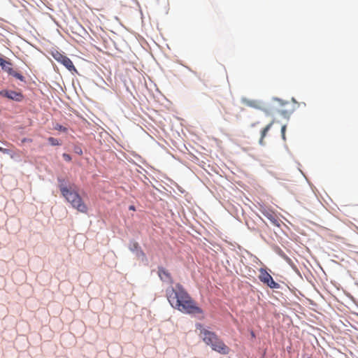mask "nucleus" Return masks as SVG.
Listing matches in <instances>:
<instances>
[{"instance_id": "obj_15", "label": "nucleus", "mask_w": 358, "mask_h": 358, "mask_svg": "<svg viewBox=\"0 0 358 358\" xmlns=\"http://www.w3.org/2000/svg\"><path fill=\"white\" fill-rule=\"evenodd\" d=\"M62 157L64 159V160H66L67 162H70L71 160V157L69 154L64 153L62 155Z\"/></svg>"}, {"instance_id": "obj_10", "label": "nucleus", "mask_w": 358, "mask_h": 358, "mask_svg": "<svg viewBox=\"0 0 358 358\" xmlns=\"http://www.w3.org/2000/svg\"><path fill=\"white\" fill-rule=\"evenodd\" d=\"M274 121H271L268 124H267L264 128L261 131V137L259 139V144L263 145H264V139L266 136L268 131L271 129L272 125L273 124Z\"/></svg>"}, {"instance_id": "obj_7", "label": "nucleus", "mask_w": 358, "mask_h": 358, "mask_svg": "<svg viewBox=\"0 0 358 358\" xmlns=\"http://www.w3.org/2000/svg\"><path fill=\"white\" fill-rule=\"evenodd\" d=\"M158 275L162 281L170 283V284L173 283V279L171 275V273L164 268H163V267L158 268Z\"/></svg>"}, {"instance_id": "obj_5", "label": "nucleus", "mask_w": 358, "mask_h": 358, "mask_svg": "<svg viewBox=\"0 0 358 358\" xmlns=\"http://www.w3.org/2000/svg\"><path fill=\"white\" fill-rule=\"evenodd\" d=\"M259 279L271 289L280 287V285L273 280L272 276L264 268L259 269Z\"/></svg>"}, {"instance_id": "obj_4", "label": "nucleus", "mask_w": 358, "mask_h": 358, "mask_svg": "<svg viewBox=\"0 0 358 358\" xmlns=\"http://www.w3.org/2000/svg\"><path fill=\"white\" fill-rule=\"evenodd\" d=\"M52 56L56 61L62 64L68 70L71 71H76V69L75 68L72 61L66 55L62 54L57 50H55L52 52Z\"/></svg>"}, {"instance_id": "obj_11", "label": "nucleus", "mask_w": 358, "mask_h": 358, "mask_svg": "<svg viewBox=\"0 0 358 358\" xmlns=\"http://www.w3.org/2000/svg\"><path fill=\"white\" fill-rule=\"evenodd\" d=\"M0 66H1L3 71H6L10 70V66H12V64L10 62L0 57Z\"/></svg>"}, {"instance_id": "obj_23", "label": "nucleus", "mask_w": 358, "mask_h": 358, "mask_svg": "<svg viewBox=\"0 0 358 358\" xmlns=\"http://www.w3.org/2000/svg\"><path fill=\"white\" fill-rule=\"evenodd\" d=\"M308 358H310V357H308Z\"/></svg>"}, {"instance_id": "obj_2", "label": "nucleus", "mask_w": 358, "mask_h": 358, "mask_svg": "<svg viewBox=\"0 0 358 358\" xmlns=\"http://www.w3.org/2000/svg\"><path fill=\"white\" fill-rule=\"evenodd\" d=\"M59 182H61L59 187L62 196L71 203V206L80 213H87V207L78 192L71 186L69 187L65 186L62 183L64 182L63 180L59 179Z\"/></svg>"}, {"instance_id": "obj_12", "label": "nucleus", "mask_w": 358, "mask_h": 358, "mask_svg": "<svg viewBox=\"0 0 358 358\" xmlns=\"http://www.w3.org/2000/svg\"><path fill=\"white\" fill-rule=\"evenodd\" d=\"M48 142L52 145H61V143L59 142V140H57V138H53V137H49L48 138Z\"/></svg>"}, {"instance_id": "obj_21", "label": "nucleus", "mask_w": 358, "mask_h": 358, "mask_svg": "<svg viewBox=\"0 0 358 358\" xmlns=\"http://www.w3.org/2000/svg\"><path fill=\"white\" fill-rule=\"evenodd\" d=\"M129 209L131 210H136L134 206H130L129 207Z\"/></svg>"}, {"instance_id": "obj_13", "label": "nucleus", "mask_w": 358, "mask_h": 358, "mask_svg": "<svg viewBox=\"0 0 358 358\" xmlns=\"http://www.w3.org/2000/svg\"><path fill=\"white\" fill-rule=\"evenodd\" d=\"M55 129L56 130H58V131H67V129L64 127H63L62 125L61 124H57L55 126Z\"/></svg>"}, {"instance_id": "obj_3", "label": "nucleus", "mask_w": 358, "mask_h": 358, "mask_svg": "<svg viewBox=\"0 0 358 358\" xmlns=\"http://www.w3.org/2000/svg\"><path fill=\"white\" fill-rule=\"evenodd\" d=\"M200 335L203 342L211 347V348L221 355H228L230 348L215 334L207 329H201Z\"/></svg>"}, {"instance_id": "obj_16", "label": "nucleus", "mask_w": 358, "mask_h": 358, "mask_svg": "<svg viewBox=\"0 0 358 358\" xmlns=\"http://www.w3.org/2000/svg\"><path fill=\"white\" fill-rule=\"evenodd\" d=\"M285 131H286V126L285 125H283L281 128V133H282V138L284 140H285Z\"/></svg>"}, {"instance_id": "obj_20", "label": "nucleus", "mask_w": 358, "mask_h": 358, "mask_svg": "<svg viewBox=\"0 0 358 358\" xmlns=\"http://www.w3.org/2000/svg\"><path fill=\"white\" fill-rule=\"evenodd\" d=\"M138 247H139V246H138V243H134V244H133V248H134V249H137Z\"/></svg>"}, {"instance_id": "obj_22", "label": "nucleus", "mask_w": 358, "mask_h": 358, "mask_svg": "<svg viewBox=\"0 0 358 358\" xmlns=\"http://www.w3.org/2000/svg\"><path fill=\"white\" fill-rule=\"evenodd\" d=\"M252 336H255V334L253 332H252Z\"/></svg>"}, {"instance_id": "obj_6", "label": "nucleus", "mask_w": 358, "mask_h": 358, "mask_svg": "<svg viewBox=\"0 0 358 358\" xmlns=\"http://www.w3.org/2000/svg\"><path fill=\"white\" fill-rule=\"evenodd\" d=\"M0 96L18 102L22 101V99H24V96L21 92H17L13 90H1Z\"/></svg>"}, {"instance_id": "obj_8", "label": "nucleus", "mask_w": 358, "mask_h": 358, "mask_svg": "<svg viewBox=\"0 0 358 358\" xmlns=\"http://www.w3.org/2000/svg\"><path fill=\"white\" fill-rule=\"evenodd\" d=\"M261 212L266 218H268L271 222V223L273 225L278 227L280 226L279 220L273 212L266 208L262 210Z\"/></svg>"}, {"instance_id": "obj_9", "label": "nucleus", "mask_w": 358, "mask_h": 358, "mask_svg": "<svg viewBox=\"0 0 358 358\" xmlns=\"http://www.w3.org/2000/svg\"><path fill=\"white\" fill-rule=\"evenodd\" d=\"M243 103L249 107L257 108V109H262V102L257 100L254 99H243Z\"/></svg>"}, {"instance_id": "obj_14", "label": "nucleus", "mask_w": 358, "mask_h": 358, "mask_svg": "<svg viewBox=\"0 0 358 358\" xmlns=\"http://www.w3.org/2000/svg\"><path fill=\"white\" fill-rule=\"evenodd\" d=\"M13 77H15V78H17L21 81L24 80V77L22 74H20V73L16 72V71L15 72Z\"/></svg>"}, {"instance_id": "obj_1", "label": "nucleus", "mask_w": 358, "mask_h": 358, "mask_svg": "<svg viewBox=\"0 0 358 358\" xmlns=\"http://www.w3.org/2000/svg\"><path fill=\"white\" fill-rule=\"evenodd\" d=\"M166 297L171 306L182 313L202 314L203 310L180 284L166 289Z\"/></svg>"}, {"instance_id": "obj_18", "label": "nucleus", "mask_w": 358, "mask_h": 358, "mask_svg": "<svg viewBox=\"0 0 358 358\" xmlns=\"http://www.w3.org/2000/svg\"><path fill=\"white\" fill-rule=\"evenodd\" d=\"M6 72H7L9 75H10V76H13V75H14V73H15V71L13 69L12 66H10V70L6 71Z\"/></svg>"}, {"instance_id": "obj_17", "label": "nucleus", "mask_w": 358, "mask_h": 358, "mask_svg": "<svg viewBox=\"0 0 358 358\" xmlns=\"http://www.w3.org/2000/svg\"><path fill=\"white\" fill-rule=\"evenodd\" d=\"M0 152L4 154H9V150L0 147Z\"/></svg>"}, {"instance_id": "obj_19", "label": "nucleus", "mask_w": 358, "mask_h": 358, "mask_svg": "<svg viewBox=\"0 0 358 358\" xmlns=\"http://www.w3.org/2000/svg\"><path fill=\"white\" fill-rule=\"evenodd\" d=\"M22 143H25V142H32V140L31 138H24L22 140Z\"/></svg>"}]
</instances>
